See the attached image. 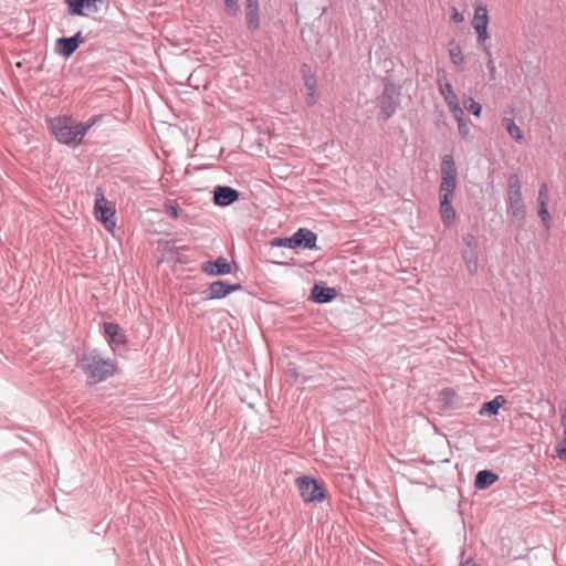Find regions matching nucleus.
<instances>
[{
  "label": "nucleus",
  "mask_w": 566,
  "mask_h": 566,
  "mask_svg": "<svg viewBox=\"0 0 566 566\" xmlns=\"http://www.w3.org/2000/svg\"><path fill=\"white\" fill-rule=\"evenodd\" d=\"M294 237H295L297 247L303 248V249L316 248L317 235L313 231H311L306 228H300L294 233Z\"/></svg>",
  "instance_id": "15"
},
{
  "label": "nucleus",
  "mask_w": 566,
  "mask_h": 566,
  "mask_svg": "<svg viewBox=\"0 0 566 566\" xmlns=\"http://www.w3.org/2000/svg\"><path fill=\"white\" fill-rule=\"evenodd\" d=\"M439 92L452 114L457 113L459 115V113L463 111L460 106L459 98L453 92L452 85L449 81L446 80L442 82L439 80Z\"/></svg>",
  "instance_id": "11"
},
{
  "label": "nucleus",
  "mask_w": 566,
  "mask_h": 566,
  "mask_svg": "<svg viewBox=\"0 0 566 566\" xmlns=\"http://www.w3.org/2000/svg\"><path fill=\"white\" fill-rule=\"evenodd\" d=\"M459 566H480L472 558L462 562Z\"/></svg>",
  "instance_id": "43"
},
{
  "label": "nucleus",
  "mask_w": 566,
  "mask_h": 566,
  "mask_svg": "<svg viewBox=\"0 0 566 566\" xmlns=\"http://www.w3.org/2000/svg\"><path fill=\"white\" fill-rule=\"evenodd\" d=\"M272 247H284V238H275L271 241Z\"/></svg>",
  "instance_id": "42"
},
{
  "label": "nucleus",
  "mask_w": 566,
  "mask_h": 566,
  "mask_svg": "<svg viewBox=\"0 0 566 566\" xmlns=\"http://www.w3.org/2000/svg\"><path fill=\"white\" fill-rule=\"evenodd\" d=\"M115 213L114 203L105 199L103 193L97 195L95 198L94 214L109 232L114 231L116 228Z\"/></svg>",
  "instance_id": "3"
},
{
  "label": "nucleus",
  "mask_w": 566,
  "mask_h": 566,
  "mask_svg": "<svg viewBox=\"0 0 566 566\" xmlns=\"http://www.w3.org/2000/svg\"><path fill=\"white\" fill-rule=\"evenodd\" d=\"M165 212L172 219H177L179 216L178 205L172 200H167L164 203Z\"/></svg>",
  "instance_id": "29"
},
{
  "label": "nucleus",
  "mask_w": 566,
  "mask_h": 566,
  "mask_svg": "<svg viewBox=\"0 0 566 566\" xmlns=\"http://www.w3.org/2000/svg\"><path fill=\"white\" fill-rule=\"evenodd\" d=\"M484 51H485V54L488 56L486 67H488L489 72H490V77H491V80H494L495 78V73H496L495 62H494V60L492 57V53H491L490 49L485 46Z\"/></svg>",
  "instance_id": "32"
},
{
  "label": "nucleus",
  "mask_w": 566,
  "mask_h": 566,
  "mask_svg": "<svg viewBox=\"0 0 566 566\" xmlns=\"http://www.w3.org/2000/svg\"><path fill=\"white\" fill-rule=\"evenodd\" d=\"M463 248L461 250L465 268L471 275H475L479 270V244L472 233L462 237Z\"/></svg>",
  "instance_id": "4"
},
{
  "label": "nucleus",
  "mask_w": 566,
  "mask_h": 566,
  "mask_svg": "<svg viewBox=\"0 0 566 566\" xmlns=\"http://www.w3.org/2000/svg\"><path fill=\"white\" fill-rule=\"evenodd\" d=\"M457 188V169L452 155H444L441 163L440 198H452Z\"/></svg>",
  "instance_id": "2"
},
{
  "label": "nucleus",
  "mask_w": 566,
  "mask_h": 566,
  "mask_svg": "<svg viewBox=\"0 0 566 566\" xmlns=\"http://www.w3.org/2000/svg\"><path fill=\"white\" fill-rule=\"evenodd\" d=\"M538 217L545 229L548 231L551 228V214L548 212L547 206L538 207Z\"/></svg>",
  "instance_id": "31"
},
{
  "label": "nucleus",
  "mask_w": 566,
  "mask_h": 566,
  "mask_svg": "<svg viewBox=\"0 0 566 566\" xmlns=\"http://www.w3.org/2000/svg\"><path fill=\"white\" fill-rule=\"evenodd\" d=\"M300 494L305 503L311 502H321L325 499V491L321 483L317 480L304 475L300 476L296 480Z\"/></svg>",
  "instance_id": "5"
},
{
  "label": "nucleus",
  "mask_w": 566,
  "mask_h": 566,
  "mask_svg": "<svg viewBox=\"0 0 566 566\" xmlns=\"http://www.w3.org/2000/svg\"><path fill=\"white\" fill-rule=\"evenodd\" d=\"M560 411V424L563 427V439L559 442L566 444V405L559 408Z\"/></svg>",
  "instance_id": "33"
},
{
  "label": "nucleus",
  "mask_w": 566,
  "mask_h": 566,
  "mask_svg": "<svg viewBox=\"0 0 566 566\" xmlns=\"http://www.w3.org/2000/svg\"><path fill=\"white\" fill-rule=\"evenodd\" d=\"M46 123L49 125L51 134L55 139L62 144L71 145V116L70 115H56L54 117H48Z\"/></svg>",
  "instance_id": "6"
},
{
  "label": "nucleus",
  "mask_w": 566,
  "mask_h": 566,
  "mask_svg": "<svg viewBox=\"0 0 566 566\" xmlns=\"http://www.w3.org/2000/svg\"><path fill=\"white\" fill-rule=\"evenodd\" d=\"M97 120L98 117L94 116L86 123L73 124V147L82 143L85 134Z\"/></svg>",
  "instance_id": "17"
},
{
  "label": "nucleus",
  "mask_w": 566,
  "mask_h": 566,
  "mask_svg": "<svg viewBox=\"0 0 566 566\" xmlns=\"http://www.w3.org/2000/svg\"><path fill=\"white\" fill-rule=\"evenodd\" d=\"M82 33L76 32L73 34V52L78 48V45L82 43Z\"/></svg>",
  "instance_id": "39"
},
{
  "label": "nucleus",
  "mask_w": 566,
  "mask_h": 566,
  "mask_svg": "<svg viewBox=\"0 0 566 566\" xmlns=\"http://www.w3.org/2000/svg\"><path fill=\"white\" fill-rule=\"evenodd\" d=\"M556 454L560 460L566 461V444H563V442H559L556 446Z\"/></svg>",
  "instance_id": "36"
},
{
  "label": "nucleus",
  "mask_w": 566,
  "mask_h": 566,
  "mask_svg": "<svg viewBox=\"0 0 566 566\" xmlns=\"http://www.w3.org/2000/svg\"><path fill=\"white\" fill-rule=\"evenodd\" d=\"M305 85L307 87L308 91H313V90H316V82H315V78L312 77V76H306L305 77Z\"/></svg>",
  "instance_id": "40"
},
{
  "label": "nucleus",
  "mask_w": 566,
  "mask_h": 566,
  "mask_svg": "<svg viewBox=\"0 0 566 566\" xmlns=\"http://www.w3.org/2000/svg\"><path fill=\"white\" fill-rule=\"evenodd\" d=\"M506 402L504 396H495L492 400L484 402L480 409V415H496L499 409Z\"/></svg>",
  "instance_id": "22"
},
{
  "label": "nucleus",
  "mask_w": 566,
  "mask_h": 566,
  "mask_svg": "<svg viewBox=\"0 0 566 566\" xmlns=\"http://www.w3.org/2000/svg\"><path fill=\"white\" fill-rule=\"evenodd\" d=\"M106 0H73V14L91 15L99 11Z\"/></svg>",
  "instance_id": "13"
},
{
  "label": "nucleus",
  "mask_w": 566,
  "mask_h": 566,
  "mask_svg": "<svg viewBox=\"0 0 566 566\" xmlns=\"http://www.w3.org/2000/svg\"><path fill=\"white\" fill-rule=\"evenodd\" d=\"M509 212L515 221L523 226L526 219V209L523 202L522 195L507 196Z\"/></svg>",
  "instance_id": "12"
},
{
  "label": "nucleus",
  "mask_w": 566,
  "mask_h": 566,
  "mask_svg": "<svg viewBox=\"0 0 566 566\" xmlns=\"http://www.w3.org/2000/svg\"><path fill=\"white\" fill-rule=\"evenodd\" d=\"M548 202V187L545 182L539 186L537 203L538 207L547 206Z\"/></svg>",
  "instance_id": "30"
},
{
  "label": "nucleus",
  "mask_w": 566,
  "mask_h": 566,
  "mask_svg": "<svg viewBox=\"0 0 566 566\" xmlns=\"http://www.w3.org/2000/svg\"><path fill=\"white\" fill-rule=\"evenodd\" d=\"M449 56L451 62L460 70H463L464 56L459 44L450 43Z\"/></svg>",
  "instance_id": "23"
},
{
  "label": "nucleus",
  "mask_w": 566,
  "mask_h": 566,
  "mask_svg": "<svg viewBox=\"0 0 566 566\" xmlns=\"http://www.w3.org/2000/svg\"><path fill=\"white\" fill-rule=\"evenodd\" d=\"M224 4L230 14H237L238 12V0H224Z\"/></svg>",
  "instance_id": "35"
},
{
  "label": "nucleus",
  "mask_w": 566,
  "mask_h": 566,
  "mask_svg": "<svg viewBox=\"0 0 566 566\" xmlns=\"http://www.w3.org/2000/svg\"><path fill=\"white\" fill-rule=\"evenodd\" d=\"M241 289L240 284H229L224 281H214L209 285L208 293L206 295V300H218L223 298L229 295L231 292L238 291Z\"/></svg>",
  "instance_id": "10"
},
{
  "label": "nucleus",
  "mask_w": 566,
  "mask_h": 566,
  "mask_svg": "<svg viewBox=\"0 0 566 566\" xmlns=\"http://www.w3.org/2000/svg\"><path fill=\"white\" fill-rule=\"evenodd\" d=\"M336 296L335 289L332 287H322L318 285H314L312 290V297L316 303H327L331 302Z\"/></svg>",
  "instance_id": "20"
},
{
  "label": "nucleus",
  "mask_w": 566,
  "mask_h": 566,
  "mask_svg": "<svg viewBox=\"0 0 566 566\" xmlns=\"http://www.w3.org/2000/svg\"><path fill=\"white\" fill-rule=\"evenodd\" d=\"M400 87L392 83H387L381 96V113L385 119H389L399 106Z\"/></svg>",
  "instance_id": "7"
},
{
  "label": "nucleus",
  "mask_w": 566,
  "mask_h": 566,
  "mask_svg": "<svg viewBox=\"0 0 566 566\" xmlns=\"http://www.w3.org/2000/svg\"><path fill=\"white\" fill-rule=\"evenodd\" d=\"M452 115H453L454 119L458 123L459 134L461 135V137L468 138L470 136V127H469L468 123L464 119V112L461 111L459 113V115L457 113L452 114Z\"/></svg>",
  "instance_id": "25"
},
{
  "label": "nucleus",
  "mask_w": 566,
  "mask_h": 566,
  "mask_svg": "<svg viewBox=\"0 0 566 566\" xmlns=\"http://www.w3.org/2000/svg\"><path fill=\"white\" fill-rule=\"evenodd\" d=\"M245 22L249 30L254 31L260 27V18L258 12H245Z\"/></svg>",
  "instance_id": "28"
},
{
  "label": "nucleus",
  "mask_w": 566,
  "mask_h": 566,
  "mask_svg": "<svg viewBox=\"0 0 566 566\" xmlns=\"http://www.w3.org/2000/svg\"><path fill=\"white\" fill-rule=\"evenodd\" d=\"M522 195L521 181L516 174H512L507 179V196Z\"/></svg>",
  "instance_id": "26"
},
{
  "label": "nucleus",
  "mask_w": 566,
  "mask_h": 566,
  "mask_svg": "<svg viewBox=\"0 0 566 566\" xmlns=\"http://www.w3.org/2000/svg\"><path fill=\"white\" fill-rule=\"evenodd\" d=\"M284 247L290 248V249L297 248L294 234L291 237L284 238Z\"/></svg>",
  "instance_id": "38"
},
{
  "label": "nucleus",
  "mask_w": 566,
  "mask_h": 566,
  "mask_svg": "<svg viewBox=\"0 0 566 566\" xmlns=\"http://www.w3.org/2000/svg\"><path fill=\"white\" fill-rule=\"evenodd\" d=\"M464 107L469 113L479 117L481 115L482 106L480 103L474 101L472 97H465L463 99Z\"/></svg>",
  "instance_id": "27"
},
{
  "label": "nucleus",
  "mask_w": 566,
  "mask_h": 566,
  "mask_svg": "<svg viewBox=\"0 0 566 566\" xmlns=\"http://www.w3.org/2000/svg\"><path fill=\"white\" fill-rule=\"evenodd\" d=\"M316 102V90L308 91V96L306 98V103L308 106L314 105Z\"/></svg>",
  "instance_id": "41"
},
{
  "label": "nucleus",
  "mask_w": 566,
  "mask_h": 566,
  "mask_svg": "<svg viewBox=\"0 0 566 566\" xmlns=\"http://www.w3.org/2000/svg\"><path fill=\"white\" fill-rule=\"evenodd\" d=\"M67 6V12L71 13V0H64Z\"/></svg>",
  "instance_id": "44"
},
{
  "label": "nucleus",
  "mask_w": 566,
  "mask_h": 566,
  "mask_svg": "<svg viewBox=\"0 0 566 566\" xmlns=\"http://www.w3.org/2000/svg\"><path fill=\"white\" fill-rule=\"evenodd\" d=\"M201 271L208 275H226L232 273V264L223 256L217 258L216 261H206L201 263Z\"/></svg>",
  "instance_id": "9"
},
{
  "label": "nucleus",
  "mask_w": 566,
  "mask_h": 566,
  "mask_svg": "<svg viewBox=\"0 0 566 566\" xmlns=\"http://www.w3.org/2000/svg\"><path fill=\"white\" fill-rule=\"evenodd\" d=\"M104 332L108 336V340L111 344L124 345L126 343V337L122 333L120 327L117 324L105 323Z\"/></svg>",
  "instance_id": "18"
},
{
  "label": "nucleus",
  "mask_w": 566,
  "mask_h": 566,
  "mask_svg": "<svg viewBox=\"0 0 566 566\" xmlns=\"http://www.w3.org/2000/svg\"><path fill=\"white\" fill-rule=\"evenodd\" d=\"M214 203L221 207L229 206L238 200L239 192L228 186H218L216 187L214 191Z\"/></svg>",
  "instance_id": "14"
},
{
  "label": "nucleus",
  "mask_w": 566,
  "mask_h": 566,
  "mask_svg": "<svg viewBox=\"0 0 566 566\" xmlns=\"http://www.w3.org/2000/svg\"><path fill=\"white\" fill-rule=\"evenodd\" d=\"M471 24L478 35V42L480 44H484L489 39V13L486 6H484L483 3H479L475 6L474 15Z\"/></svg>",
  "instance_id": "8"
},
{
  "label": "nucleus",
  "mask_w": 566,
  "mask_h": 566,
  "mask_svg": "<svg viewBox=\"0 0 566 566\" xmlns=\"http://www.w3.org/2000/svg\"><path fill=\"white\" fill-rule=\"evenodd\" d=\"M451 20L454 23H462L464 21V15L461 12H459L455 8H452Z\"/></svg>",
  "instance_id": "37"
},
{
  "label": "nucleus",
  "mask_w": 566,
  "mask_h": 566,
  "mask_svg": "<svg viewBox=\"0 0 566 566\" xmlns=\"http://www.w3.org/2000/svg\"><path fill=\"white\" fill-rule=\"evenodd\" d=\"M259 0H245V12H258Z\"/></svg>",
  "instance_id": "34"
},
{
  "label": "nucleus",
  "mask_w": 566,
  "mask_h": 566,
  "mask_svg": "<svg viewBox=\"0 0 566 566\" xmlns=\"http://www.w3.org/2000/svg\"><path fill=\"white\" fill-rule=\"evenodd\" d=\"M499 476L489 470H481L478 472L474 481V486L478 490H485L497 481Z\"/></svg>",
  "instance_id": "19"
},
{
  "label": "nucleus",
  "mask_w": 566,
  "mask_h": 566,
  "mask_svg": "<svg viewBox=\"0 0 566 566\" xmlns=\"http://www.w3.org/2000/svg\"><path fill=\"white\" fill-rule=\"evenodd\" d=\"M502 125L505 127L507 134L512 139H514L518 144L524 143L523 133L521 128L517 126V124L514 122V119L510 117H503Z\"/></svg>",
  "instance_id": "21"
},
{
  "label": "nucleus",
  "mask_w": 566,
  "mask_h": 566,
  "mask_svg": "<svg viewBox=\"0 0 566 566\" xmlns=\"http://www.w3.org/2000/svg\"><path fill=\"white\" fill-rule=\"evenodd\" d=\"M55 50L65 57L71 56V36H62L57 39Z\"/></svg>",
  "instance_id": "24"
},
{
  "label": "nucleus",
  "mask_w": 566,
  "mask_h": 566,
  "mask_svg": "<svg viewBox=\"0 0 566 566\" xmlns=\"http://www.w3.org/2000/svg\"><path fill=\"white\" fill-rule=\"evenodd\" d=\"M452 198H440V214L444 226L449 227L455 220V211L451 205Z\"/></svg>",
  "instance_id": "16"
},
{
  "label": "nucleus",
  "mask_w": 566,
  "mask_h": 566,
  "mask_svg": "<svg viewBox=\"0 0 566 566\" xmlns=\"http://www.w3.org/2000/svg\"><path fill=\"white\" fill-rule=\"evenodd\" d=\"M78 365L84 371L88 384H98L106 380L115 374L117 368L114 360L101 357L96 350L80 358Z\"/></svg>",
  "instance_id": "1"
}]
</instances>
